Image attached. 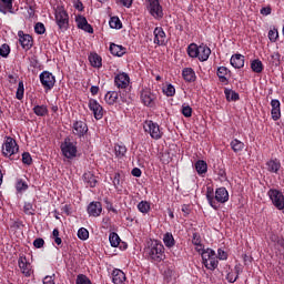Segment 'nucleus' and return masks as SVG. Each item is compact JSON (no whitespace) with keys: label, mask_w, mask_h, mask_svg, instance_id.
<instances>
[{"label":"nucleus","mask_w":284,"mask_h":284,"mask_svg":"<svg viewBox=\"0 0 284 284\" xmlns=\"http://www.w3.org/2000/svg\"><path fill=\"white\" fill-rule=\"evenodd\" d=\"M145 258L151 263H161L165 261V246L163 243L154 240L144 248Z\"/></svg>","instance_id":"f257e3e1"},{"label":"nucleus","mask_w":284,"mask_h":284,"mask_svg":"<svg viewBox=\"0 0 284 284\" xmlns=\"http://www.w3.org/2000/svg\"><path fill=\"white\" fill-rule=\"evenodd\" d=\"M206 199L209 201V205H211L213 210H219V203H227V201H230V193L227 192V189L219 187L214 195V190L207 189Z\"/></svg>","instance_id":"f03ea898"},{"label":"nucleus","mask_w":284,"mask_h":284,"mask_svg":"<svg viewBox=\"0 0 284 284\" xmlns=\"http://www.w3.org/2000/svg\"><path fill=\"white\" fill-rule=\"evenodd\" d=\"M200 254L202 256V263L206 267V270H211V272H214V270L219 267V260L214 250L205 248Z\"/></svg>","instance_id":"7ed1b4c3"},{"label":"nucleus","mask_w":284,"mask_h":284,"mask_svg":"<svg viewBox=\"0 0 284 284\" xmlns=\"http://www.w3.org/2000/svg\"><path fill=\"white\" fill-rule=\"evenodd\" d=\"M146 10L156 21L163 19V7L159 0H145Z\"/></svg>","instance_id":"20e7f679"},{"label":"nucleus","mask_w":284,"mask_h":284,"mask_svg":"<svg viewBox=\"0 0 284 284\" xmlns=\"http://www.w3.org/2000/svg\"><path fill=\"white\" fill-rule=\"evenodd\" d=\"M40 83L42 88L50 92L52 88H54V83H57V78L50 71H42L39 75Z\"/></svg>","instance_id":"39448f33"},{"label":"nucleus","mask_w":284,"mask_h":284,"mask_svg":"<svg viewBox=\"0 0 284 284\" xmlns=\"http://www.w3.org/2000/svg\"><path fill=\"white\" fill-rule=\"evenodd\" d=\"M140 100L146 108H154V105H156L154 102L156 101V94H154L150 88H143L140 91Z\"/></svg>","instance_id":"423d86ee"},{"label":"nucleus","mask_w":284,"mask_h":284,"mask_svg":"<svg viewBox=\"0 0 284 284\" xmlns=\"http://www.w3.org/2000/svg\"><path fill=\"white\" fill-rule=\"evenodd\" d=\"M267 196L272 201L274 207L276 210H284V195L283 192L276 190V189H271L267 192Z\"/></svg>","instance_id":"0eeeda50"},{"label":"nucleus","mask_w":284,"mask_h":284,"mask_svg":"<svg viewBox=\"0 0 284 284\" xmlns=\"http://www.w3.org/2000/svg\"><path fill=\"white\" fill-rule=\"evenodd\" d=\"M55 22L62 32L68 30L70 26V16H68V11H65L64 8L55 12Z\"/></svg>","instance_id":"6e6552de"},{"label":"nucleus","mask_w":284,"mask_h":284,"mask_svg":"<svg viewBox=\"0 0 284 284\" xmlns=\"http://www.w3.org/2000/svg\"><path fill=\"white\" fill-rule=\"evenodd\" d=\"M88 106L89 110L92 111V114L97 121H101V119H103L105 110H103V106L101 103H99V101H97V99H89Z\"/></svg>","instance_id":"1a4fd4ad"},{"label":"nucleus","mask_w":284,"mask_h":284,"mask_svg":"<svg viewBox=\"0 0 284 284\" xmlns=\"http://www.w3.org/2000/svg\"><path fill=\"white\" fill-rule=\"evenodd\" d=\"M60 150L62 156H64V159H68L69 161H72V159H77V154H79V150L77 149V145H74V143H61Z\"/></svg>","instance_id":"9d476101"},{"label":"nucleus","mask_w":284,"mask_h":284,"mask_svg":"<svg viewBox=\"0 0 284 284\" xmlns=\"http://www.w3.org/2000/svg\"><path fill=\"white\" fill-rule=\"evenodd\" d=\"M145 130H149L150 136L152 139L159 140L161 136H163V133L161 132V128L159 126V123L148 120L145 121Z\"/></svg>","instance_id":"9b49d317"},{"label":"nucleus","mask_w":284,"mask_h":284,"mask_svg":"<svg viewBox=\"0 0 284 284\" xmlns=\"http://www.w3.org/2000/svg\"><path fill=\"white\" fill-rule=\"evenodd\" d=\"M19 42L23 50H30L34 43L32 36L24 33L23 31H18Z\"/></svg>","instance_id":"f8f14e48"},{"label":"nucleus","mask_w":284,"mask_h":284,"mask_svg":"<svg viewBox=\"0 0 284 284\" xmlns=\"http://www.w3.org/2000/svg\"><path fill=\"white\" fill-rule=\"evenodd\" d=\"M75 23L79 30H83V32H88L89 34H94V28H92V24L88 23V19L85 17H75Z\"/></svg>","instance_id":"ddd939ff"},{"label":"nucleus","mask_w":284,"mask_h":284,"mask_svg":"<svg viewBox=\"0 0 284 284\" xmlns=\"http://www.w3.org/2000/svg\"><path fill=\"white\" fill-rule=\"evenodd\" d=\"M114 84L119 88V90H125V88L130 85V75L125 72L118 73L114 77Z\"/></svg>","instance_id":"4468645a"},{"label":"nucleus","mask_w":284,"mask_h":284,"mask_svg":"<svg viewBox=\"0 0 284 284\" xmlns=\"http://www.w3.org/2000/svg\"><path fill=\"white\" fill-rule=\"evenodd\" d=\"M73 134L83 139L88 135V124L83 121H77L73 123Z\"/></svg>","instance_id":"2eb2a0df"},{"label":"nucleus","mask_w":284,"mask_h":284,"mask_svg":"<svg viewBox=\"0 0 284 284\" xmlns=\"http://www.w3.org/2000/svg\"><path fill=\"white\" fill-rule=\"evenodd\" d=\"M87 212L89 216H101V213L103 212V205L101 202H91L87 207Z\"/></svg>","instance_id":"dca6fc26"},{"label":"nucleus","mask_w":284,"mask_h":284,"mask_svg":"<svg viewBox=\"0 0 284 284\" xmlns=\"http://www.w3.org/2000/svg\"><path fill=\"white\" fill-rule=\"evenodd\" d=\"M153 43H155V45H165V43H168V41H165V31L161 27H156L153 31Z\"/></svg>","instance_id":"f3484780"},{"label":"nucleus","mask_w":284,"mask_h":284,"mask_svg":"<svg viewBox=\"0 0 284 284\" xmlns=\"http://www.w3.org/2000/svg\"><path fill=\"white\" fill-rule=\"evenodd\" d=\"M243 272V266H241V264H236L234 266L233 270H231L227 274H226V281L229 283H236V281H239V276L242 274Z\"/></svg>","instance_id":"a211bd4d"},{"label":"nucleus","mask_w":284,"mask_h":284,"mask_svg":"<svg viewBox=\"0 0 284 284\" xmlns=\"http://www.w3.org/2000/svg\"><path fill=\"white\" fill-rule=\"evenodd\" d=\"M14 0H0V12L1 14H14Z\"/></svg>","instance_id":"6ab92c4d"},{"label":"nucleus","mask_w":284,"mask_h":284,"mask_svg":"<svg viewBox=\"0 0 284 284\" xmlns=\"http://www.w3.org/2000/svg\"><path fill=\"white\" fill-rule=\"evenodd\" d=\"M231 65L235 68V70H241V68L245 67V55L241 53L233 54L231 57Z\"/></svg>","instance_id":"aec40b11"},{"label":"nucleus","mask_w":284,"mask_h":284,"mask_svg":"<svg viewBox=\"0 0 284 284\" xmlns=\"http://www.w3.org/2000/svg\"><path fill=\"white\" fill-rule=\"evenodd\" d=\"M271 116L273 121H278V119H281V101L273 99L271 101Z\"/></svg>","instance_id":"412c9836"},{"label":"nucleus","mask_w":284,"mask_h":284,"mask_svg":"<svg viewBox=\"0 0 284 284\" xmlns=\"http://www.w3.org/2000/svg\"><path fill=\"white\" fill-rule=\"evenodd\" d=\"M19 152V144L17 143H4L2 145V154L4 156H12V154H17Z\"/></svg>","instance_id":"4be33fe9"},{"label":"nucleus","mask_w":284,"mask_h":284,"mask_svg":"<svg viewBox=\"0 0 284 284\" xmlns=\"http://www.w3.org/2000/svg\"><path fill=\"white\" fill-rule=\"evenodd\" d=\"M182 78L185 83H194L196 81V72L192 68H184L182 70Z\"/></svg>","instance_id":"5701e85b"},{"label":"nucleus","mask_w":284,"mask_h":284,"mask_svg":"<svg viewBox=\"0 0 284 284\" xmlns=\"http://www.w3.org/2000/svg\"><path fill=\"white\" fill-rule=\"evenodd\" d=\"M109 50L113 57H123L128 52V49L125 47L116 44L114 42L110 44Z\"/></svg>","instance_id":"b1692460"},{"label":"nucleus","mask_w":284,"mask_h":284,"mask_svg":"<svg viewBox=\"0 0 284 284\" xmlns=\"http://www.w3.org/2000/svg\"><path fill=\"white\" fill-rule=\"evenodd\" d=\"M210 54H212V49H210V47H207L206 44H200L197 55L199 61H207L210 59Z\"/></svg>","instance_id":"393cba45"},{"label":"nucleus","mask_w":284,"mask_h":284,"mask_svg":"<svg viewBox=\"0 0 284 284\" xmlns=\"http://www.w3.org/2000/svg\"><path fill=\"white\" fill-rule=\"evenodd\" d=\"M83 183L87 185V187H97V176L92 174V172H85L82 176Z\"/></svg>","instance_id":"a878e982"},{"label":"nucleus","mask_w":284,"mask_h":284,"mask_svg":"<svg viewBox=\"0 0 284 284\" xmlns=\"http://www.w3.org/2000/svg\"><path fill=\"white\" fill-rule=\"evenodd\" d=\"M220 83H223L224 85H227L230 83V80L227 79V75L230 74V69L227 67H219L216 72Z\"/></svg>","instance_id":"bb28decb"},{"label":"nucleus","mask_w":284,"mask_h":284,"mask_svg":"<svg viewBox=\"0 0 284 284\" xmlns=\"http://www.w3.org/2000/svg\"><path fill=\"white\" fill-rule=\"evenodd\" d=\"M18 265H19L22 274H24V276H30L31 265L28 262V258L20 256L18 260Z\"/></svg>","instance_id":"cd10ccee"},{"label":"nucleus","mask_w":284,"mask_h":284,"mask_svg":"<svg viewBox=\"0 0 284 284\" xmlns=\"http://www.w3.org/2000/svg\"><path fill=\"white\" fill-rule=\"evenodd\" d=\"M112 283L114 284H123L125 283V273L121 270H114L112 272Z\"/></svg>","instance_id":"c85d7f7f"},{"label":"nucleus","mask_w":284,"mask_h":284,"mask_svg":"<svg viewBox=\"0 0 284 284\" xmlns=\"http://www.w3.org/2000/svg\"><path fill=\"white\" fill-rule=\"evenodd\" d=\"M104 101L108 105H114L116 101H119V92L116 91H109L104 95Z\"/></svg>","instance_id":"c756f323"},{"label":"nucleus","mask_w":284,"mask_h":284,"mask_svg":"<svg viewBox=\"0 0 284 284\" xmlns=\"http://www.w3.org/2000/svg\"><path fill=\"white\" fill-rule=\"evenodd\" d=\"M102 61L103 59H101V55H99L98 53L89 54V62L92 68H101V65H103Z\"/></svg>","instance_id":"7c9ffc66"},{"label":"nucleus","mask_w":284,"mask_h":284,"mask_svg":"<svg viewBox=\"0 0 284 284\" xmlns=\"http://www.w3.org/2000/svg\"><path fill=\"white\" fill-rule=\"evenodd\" d=\"M251 70L252 72H255V74H261L263 70H265V65H263V62L260 59H255L251 61Z\"/></svg>","instance_id":"2f4dec72"},{"label":"nucleus","mask_w":284,"mask_h":284,"mask_svg":"<svg viewBox=\"0 0 284 284\" xmlns=\"http://www.w3.org/2000/svg\"><path fill=\"white\" fill-rule=\"evenodd\" d=\"M192 244L195 246V250L200 253L203 252V242L201 241V234L199 233H193L192 235Z\"/></svg>","instance_id":"473e14b6"},{"label":"nucleus","mask_w":284,"mask_h":284,"mask_svg":"<svg viewBox=\"0 0 284 284\" xmlns=\"http://www.w3.org/2000/svg\"><path fill=\"white\" fill-rule=\"evenodd\" d=\"M49 112L50 111L48 110V105L45 104H37L33 106V113L36 116H48Z\"/></svg>","instance_id":"72a5a7b5"},{"label":"nucleus","mask_w":284,"mask_h":284,"mask_svg":"<svg viewBox=\"0 0 284 284\" xmlns=\"http://www.w3.org/2000/svg\"><path fill=\"white\" fill-rule=\"evenodd\" d=\"M200 45L196 43H191L187 45L186 52L191 59H199Z\"/></svg>","instance_id":"f704fd0d"},{"label":"nucleus","mask_w":284,"mask_h":284,"mask_svg":"<svg viewBox=\"0 0 284 284\" xmlns=\"http://www.w3.org/2000/svg\"><path fill=\"white\" fill-rule=\"evenodd\" d=\"M267 170L268 172H273L274 174H278V171L281 170V161L278 160H270L267 162Z\"/></svg>","instance_id":"c9c22d12"},{"label":"nucleus","mask_w":284,"mask_h":284,"mask_svg":"<svg viewBox=\"0 0 284 284\" xmlns=\"http://www.w3.org/2000/svg\"><path fill=\"white\" fill-rule=\"evenodd\" d=\"M163 243L165 247H174L176 245V241L174 240V235L172 233L168 232L163 235Z\"/></svg>","instance_id":"e433bc0d"},{"label":"nucleus","mask_w":284,"mask_h":284,"mask_svg":"<svg viewBox=\"0 0 284 284\" xmlns=\"http://www.w3.org/2000/svg\"><path fill=\"white\" fill-rule=\"evenodd\" d=\"M224 94L226 97V101H239L241 95L232 89H224Z\"/></svg>","instance_id":"4c0bfd02"},{"label":"nucleus","mask_w":284,"mask_h":284,"mask_svg":"<svg viewBox=\"0 0 284 284\" xmlns=\"http://www.w3.org/2000/svg\"><path fill=\"white\" fill-rule=\"evenodd\" d=\"M267 60L270 65L278 67L281 65V53L278 51L273 52Z\"/></svg>","instance_id":"58836bf2"},{"label":"nucleus","mask_w":284,"mask_h":284,"mask_svg":"<svg viewBox=\"0 0 284 284\" xmlns=\"http://www.w3.org/2000/svg\"><path fill=\"white\" fill-rule=\"evenodd\" d=\"M195 170L200 175L207 173V163L203 160L197 161L195 163Z\"/></svg>","instance_id":"ea45409f"},{"label":"nucleus","mask_w":284,"mask_h":284,"mask_svg":"<svg viewBox=\"0 0 284 284\" xmlns=\"http://www.w3.org/2000/svg\"><path fill=\"white\" fill-rule=\"evenodd\" d=\"M109 26L114 30H121V28H123V23L119 17H112L109 21Z\"/></svg>","instance_id":"a19ab883"},{"label":"nucleus","mask_w":284,"mask_h":284,"mask_svg":"<svg viewBox=\"0 0 284 284\" xmlns=\"http://www.w3.org/2000/svg\"><path fill=\"white\" fill-rule=\"evenodd\" d=\"M109 241H110L111 247H119L121 243V237H119V234L112 232L109 235Z\"/></svg>","instance_id":"79ce46f5"},{"label":"nucleus","mask_w":284,"mask_h":284,"mask_svg":"<svg viewBox=\"0 0 284 284\" xmlns=\"http://www.w3.org/2000/svg\"><path fill=\"white\" fill-rule=\"evenodd\" d=\"M24 94H26V87L23 85V81H19L18 89L16 92V99H18V101H23Z\"/></svg>","instance_id":"37998d69"},{"label":"nucleus","mask_w":284,"mask_h":284,"mask_svg":"<svg viewBox=\"0 0 284 284\" xmlns=\"http://www.w3.org/2000/svg\"><path fill=\"white\" fill-rule=\"evenodd\" d=\"M138 210H139V212H141V214H148L151 210L150 202L141 201L138 204Z\"/></svg>","instance_id":"c03bdc74"},{"label":"nucleus","mask_w":284,"mask_h":284,"mask_svg":"<svg viewBox=\"0 0 284 284\" xmlns=\"http://www.w3.org/2000/svg\"><path fill=\"white\" fill-rule=\"evenodd\" d=\"M78 239L80 241H88L90 239V232L85 227H81L78 230Z\"/></svg>","instance_id":"a18cd8bd"},{"label":"nucleus","mask_w":284,"mask_h":284,"mask_svg":"<svg viewBox=\"0 0 284 284\" xmlns=\"http://www.w3.org/2000/svg\"><path fill=\"white\" fill-rule=\"evenodd\" d=\"M162 92L165 97H174V94H176V89L172 84H166V87L162 89Z\"/></svg>","instance_id":"49530a36"},{"label":"nucleus","mask_w":284,"mask_h":284,"mask_svg":"<svg viewBox=\"0 0 284 284\" xmlns=\"http://www.w3.org/2000/svg\"><path fill=\"white\" fill-rule=\"evenodd\" d=\"M114 150L116 156H125V152H128L125 144H115Z\"/></svg>","instance_id":"de8ad7c7"},{"label":"nucleus","mask_w":284,"mask_h":284,"mask_svg":"<svg viewBox=\"0 0 284 284\" xmlns=\"http://www.w3.org/2000/svg\"><path fill=\"white\" fill-rule=\"evenodd\" d=\"M0 57H2L3 59H8V57H10V44L3 43L0 47Z\"/></svg>","instance_id":"09e8293b"},{"label":"nucleus","mask_w":284,"mask_h":284,"mask_svg":"<svg viewBox=\"0 0 284 284\" xmlns=\"http://www.w3.org/2000/svg\"><path fill=\"white\" fill-rule=\"evenodd\" d=\"M75 284H92L90 278L83 274H79L75 280Z\"/></svg>","instance_id":"8fccbe9b"},{"label":"nucleus","mask_w":284,"mask_h":284,"mask_svg":"<svg viewBox=\"0 0 284 284\" xmlns=\"http://www.w3.org/2000/svg\"><path fill=\"white\" fill-rule=\"evenodd\" d=\"M16 190L18 192H26V190H28V183L23 180H18L16 184Z\"/></svg>","instance_id":"3c124183"},{"label":"nucleus","mask_w":284,"mask_h":284,"mask_svg":"<svg viewBox=\"0 0 284 284\" xmlns=\"http://www.w3.org/2000/svg\"><path fill=\"white\" fill-rule=\"evenodd\" d=\"M36 34H45V24L42 22H37L34 26Z\"/></svg>","instance_id":"603ef678"},{"label":"nucleus","mask_w":284,"mask_h":284,"mask_svg":"<svg viewBox=\"0 0 284 284\" xmlns=\"http://www.w3.org/2000/svg\"><path fill=\"white\" fill-rule=\"evenodd\" d=\"M24 214H28V216H32V214H34V206H32V203L30 202H26L24 206Z\"/></svg>","instance_id":"864d4df0"},{"label":"nucleus","mask_w":284,"mask_h":284,"mask_svg":"<svg viewBox=\"0 0 284 284\" xmlns=\"http://www.w3.org/2000/svg\"><path fill=\"white\" fill-rule=\"evenodd\" d=\"M268 39H270L271 43H276V41L278 40V30H276V29L270 30Z\"/></svg>","instance_id":"5fc2aeb1"},{"label":"nucleus","mask_w":284,"mask_h":284,"mask_svg":"<svg viewBox=\"0 0 284 284\" xmlns=\"http://www.w3.org/2000/svg\"><path fill=\"white\" fill-rule=\"evenodd\" d=\"M181 112L183 116H185L186 119H190V116H192V106L183 104Z\"/></svg>","instance_id":"6e6d98bb"},{"label":"nucleus","mask_w":284,"mask_h":284,"mask_svg":"<svg viewBox=\"0 0 284 284\" xmlns=\"http://www.w3.org/2000/svg\"><path fill=\"white\" fill-rule=\"evenodd\" d=\"M22 163H24V165H32V155H30L28 152H24L22 154Z\"/></svg>","instance_id":"4d7b16f0"},{"label":"nucleus","mask_w":284,"mask_h":284,"mask_svg":"<svg viewBox=\"0 0 284 284\" xmlns=\"http://www.w3.org/2000/svg\"><path fill=\"white\" fill-rule=\"evenodd\" d=\"M113 185L115 190H119L121 187V173H115L113 176Z\"/></svg>","instance_id":"13d9d810"},{"label":"nucleus","mask_w":284,"mask_h":284,"mask_svg":"<svg viewBox=\"0 0 284 284\" xmlns=\"http://www.w3.org/2000/svg\"><path fill=\"white\" fill-rule=\"evenodd\" d=\"M260 14H262L263 17H270V14H272V7L271 6L263 7L260 10Z\"/></svg>","instance_id":"bf43d9fd"},{"label":"nucleus","mask_w":284,"mask_h":284,"mask_svg":"<svg viewBox=\"0 0 284 284\" xmlns=\"http://www.w3.org/2000/svg\"><path fill=\"white\" fill-rule=\"evenodd\" d=\"M216 258H219L220 261H227V253L222 248H219Z\"/></svg>","instance_id":"052dcab7"},{"label":"nucleus","mask_w":284,"mask_h":284,"mask_svg":"<svg viewBox=\"0 0 284 284\" xmlns=\"http://www.w3.org/2000/svg\"><path fill=\"white\" fill-rule=\"evenodd\" d=\"M33 245L34 247H37L38 250H41V247H43V245H45V241H43V239L38 237L33 241Z\"/></svg>","instance_id":"680f3d73"},{"label":"nucleus","mask_w":284,"mask_h":284,"mask_svg":"<svg viewBox=\"0 0 284 284\" xmlns=\"http://www.w3.org/2000/svg\"><path fill=\"white\" fill-rule=\"evenodd\" d=\"M231 148L235 152H242V150L245 148L244 143H233L231 144Z\"/></svg>","instance_id":"e2e57ef3"},{"label":"nucleus","mask_w":284,"mask_h":284,"mask_svg":"<svg viewBox=\"0 0 284 284\" xmlns=\"http://www.w3.org/2000/svg\"><path fill=\"white\" fill-rule=\"evenodd\" d=\"M272 241H275V242H276V245H277L278 247H282V250H283V252H284V239H282V237H276V235H274V236L272 237Z\"/></svg>","instance_id":"0e129e2a"},{"label":"nucleus","mask_w":284,"mask_h":284,"mask_svg":"<svg viewBox=\"0 0 284 284\" xmlns=\"http://www.w3.org/2000/svg\"><path fill=\"white\" fill-rule=\"evenodd\" d=\"M43 284H54V274L53 275H47L43 281Z\"/></svg>","instance_id":"69168bd1"},{"label":"nucleus","mask_w":284,"mask_h":284,"mask_svg":"<svg viewBox=\"0 0 284 284\" xmlns=\"http://www.w3.org/2000/svg\"><path fill=\"white\" fill-rule=\"evenodd\" d=\"M131 174H132V176H136V178L139 179V176H141V174H142L141 169L134 168V169L131 171Z\"/></svg>","instance_id":"338daca9"},{"label":"nucleus","mask_w":284,"mask_h":284,"mask_svg":"<svg viewBox=\"0 0 284 284\" xmlns=\"http://www.w3.org/2000/svg\"><path fill=\"white\" fill-rule=\"evenodd\" d=\"M9 79V83H17V80L19 79V75H14V74H9L8 75Z\"/></svg>","instance_id":"774afa93"}]
</instances>
